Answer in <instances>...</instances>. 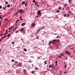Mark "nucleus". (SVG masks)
Instances as JSON below:
<instances>
[{
    "instance_id": "nucleus-38",
    "label": "nucleus",
    "mask_w": 75,
    "mask_h": 75,
    "mask_svg": "<svg viewBox=\"0 0 75 75\" xmlns=\"http://www.w3.org/2000/svg\"><path fill=\"white\" fill-rule=\"evenodd\" d=\"M14 59H13V60H12V62H14Z\"/></svg>"
},
{
    "instance_id": "nucleus-50",
    "label": "nucleus",
    "mask_w": 75,
    "mask_h": 75,
    "mask_svg": "<svg viewBox=\"0 0 75 75\" xmlns=\"http://www.w3.org/2000/svg\"><path fill=\"white\" fill-rule=\"evenodd\" d=\"M25 6H27V4H25Z\"/></svg>"
},
{
    "instance_id": "nucleus-35",
    "label": "nucleus",
    "mask_w": 75,
    "mask_h": 75,
    "mask_svg": "<svg viewBox=\"0 0 75 75\" xmlns=\"http://www.w3.org/2000/svg\"><path fill=\"white\" fill-rule=\"evenodd\" d=\"M12 44H14V42H13L12 43Z\"/></svg>"
},
{
    "instance_id": "nucleus-37",
    "label": "nucleus",
    "mask_w": 75,
    "mask_h": 75,
    "mask_svg": "<svg viewBox=\"0 0 75 75\" xmlns=\"http://www.w3.org/2000/svg\"><path fill=\"white\" fill-rule=\"evenodd\" d=\"M6 4H8V2H6Z\"/></svg>"
},
{
    "instance_id": "nucleus-28",
    "label": "nucleus",
    "mask_w": 75,
    "mask_h": 75,
    "mask_svg": "<svg viewBox=\"0 0 75 75\" xmlns=\"http://www.w3.org/2000/svg\"><path fill=\"white\" fill-rule=\"evenodd\" d=\"M58 57L59 58H61V56H59Z\"/></svg>"
},
{
    "instance_id": "nucleus-16",
    "label": "nucleus",
    "mask_w": 75,
    "mask_h": 75,
    "mask_svg": "<svg viewBox=\"0 0 75 75\" xmlns=\"http://www.w3.org/2000/svg\"><path fill=\"white\" fill-rule=\"evenodd\" d=\"M41 30V28L39 29L38 30V31H40V30Z\"/></svg>"
},
{
    "instance_id": "nucleus-56",
    "label": "nucleus",
    "mask_w": 75,
    "mask_h": 75,
    "mask_svg": "<svg viewBox=\"0 0 75 75\" xmlns=\"http://www.w3.org/2000/svg\"><path fill=\"white\" fill-rule=\"evenodd\" d=\"M17 21H20V20H17Z\"/></svg>"
},
{
    "instance_id": "nucleus-48",
    "label": "nucleus",
    "mask_w": 75,
    "mask_h": 75,
    "mask_svg": "<svg viewBox=\"0 0 75 75\" xmlns=\"http://www.w3.org/2000/svg\"><path fill=\"white\" fill-rule=\"evenodd\" d=\"M11 33H13V30L11 31Z\"/></svg>"
},
{
    "instance_id": "nucleus-63",
    "label": "nucleus",
    "mask_w": 75,
    "mask_h": 75,
    "mask_svg": "<svg viewBox=\"0 0 75 75\" xmlns=\"http://www.w3.org/2000/svg\"><path fill=\"white\" fill-rule=\"evenodd\" d=\"M1 41V39H0V41Z\"/></svg>"
},
{
    "instance_id": "nucleus-8",
    "label": "nucleus",
    "mask_w": 75,
    "mask_h": 75,
    "mask_svg": "<svg viewBox=\"0 0 75 75\" xmlns=\"http://www.w3.org/2000/svg\"><path fill=\"white\" fill-rule=\"evenodd\" d=\"M31 25L33 26V27H34V26H35V23H33L31 24Z\"/></svg>"
},
{
    "instance_id": "nucleus-25",
    "label": "nucleus",
    "mask_w": 75,
    "mask_h": 75,
    "mask_svg": "<svg viewBox=\"0 0 75 75\" xmlns=\"http://www.w3.org/2000/svg\"><path fill=\"white\" fill-rule=\"evenodd\" d=\"M13 29V28H10V27L9 28V30H12V29Z\"/></svg>"
},
{
    "instance_id": "nucleus-18",
    "label": "nucleus",
    "mask_w": 75,
    "mask_h": 75,
    "mask_svg": "<svg viewBox=\"0 0 75 75\" xmlns=\"http://www.w3.org/2000/svg\"><path fill=\"white\" fill-rule=\"evenodd\" d=\"M25 1H23V2L22 4H25Z\"/></svg>"
},
{
    "instance_id": "nucleus-29",
    "label": "nucleus",
    "mask_w": 75,
    "mask_h": 75,
    "mask_svg": "<svg viewBox=\"0 0 75 75\" xmlns=\"http://www.w3.org/2000/svg\"><path fill=\"white\" fill-rule=\"evenodd\" d=\"M15 63H16V64H17L18 63V62H17L16 61L15 62Z\"/></svg>"
},
{
    "instance_id": "nucleus-62",
    "label": "nucleus",
    "mask_w": 75,
    "mask_h": 75,
    "mask_svg": "<svg viewBox=\"0 0 75 75\" xmlns=\"http://www.w3.org/2000/svg\"><path fill=\"white\" fill-rule=\"evenodd\" d=\"M65 6H67V5L65 4Z\"/></svg>"
},
{
    "instance_id": "nucleus-60",
    "label": "nucleus",
    "mask_w": 75,
    "mask_h": 75,
    "mask_svg": "<svg viewBox=\"0 0 75 75\" xmlns=\"http://www.w3.org/2000/svg\"><path fill=\"white\" fill-rule=\"evenodd\" d=\"M6 38V37H4V36L3 37V38Z\"/></svg>"
},
{
    "instance_id": "nucleus-13",
    "label": "nucleus",
    "mask_w": 75,
    "mask_h": 75,
    "mask_svg": "<svg viewBox=\"0 0 75 75\" xmlns=\"http://www.w3.org/2000/svg\"><path fill=\"white\" fill-rule=\"evenodd\" d=\"M7 7H10V4L7 5Z\"/></svg>"
},
{
    "instance_id": "nucleus-19",
    "label": "nucleus",
    "mask_w": 75,
    "mask_h": 75,
    "mask_svg": "<svg viewBox=\"0 0 75 75\" xmlns=\"http://www.w3.org/2000/svg\"><path fill=\"white\" fill-rule=\"evenodd\" d=\"M52 44H55V43L54 42H52Z\"/></svg>"
},
{
    "instance_id": "nucleus-21",
    "label": "nucleus",
    "mask_w": 75,
    "mask_h": 75,
    "mask_svg": "<svg viewBox=\"0 0 75 75\" xmlns=\"http://www.w3.org/2000/svg\"><path fill=\"white\" fill-rule=\"evenodd\" d=\"M52 67V66L51 65H50L49 67V68H51Z\"/></svg>"
},
{
    "instance_id": "nucleus-4",
    "label": "nucleus",
    "mask_w": 75,
    "mask_h": 75,
    "mask_svg": "<svg viewBox=\"0 0 75 75\" xmlns=\"http://www.w3.org/2000/svg\"><path fill=\"white\" fill-rule=\"evenodd\" d=\"M26 24V23H22L21 24V25L22 26H24V25H25Z\"/></svg>"
},
{
    "instance_id": "nucleus-2",
    "label": "nucleus",
    "mask_w": 75,
    "mask_h": 75,
    "mask_svg": "<svg viewBox=\"0 0 75 75\" xmlns=\"http://www.w3.org/2000/svg\"><path fill=\"white\" fill-rule=\"evenodd\" d=\"M38 15H40V14H41V11L40 10V11H38Z\"/></svg>"
},
{
    "instance_id": "nucleus-51",
    "label": "nucleus",
    "mask_w": 75,
    "mask_h": 75,
    "mask_svg": "<svg viewBox=\"0 0 75 75\" xmlns=\"http://www.w3.org/2000/svg\"><path fill=\"white\" fill-rule=\"evenodd\" d=\"M3 10H4V7H3Z\"/></svg>"
},
{
    "instance_id": "nucleus-49",
    "label": "nucleus",
    "mask_w": 75,
    "mask_h": 75,
    "mask_svg": "<svg viewBox=\"0 0 75 75\" xmlns=\"http://www.w3.org/2000/svg\"><path fill=\"white\" fill-rule=\"evenodd\" d=\"M56 41H57V42H59V40H57Z\"/></svg>"
},
{
    "instance_id": "nucleus-41",
    "label": "nucleus",
    "mask_w": 75,
    "mask_h": 75,
    "mask_svg": "<svg viewBox=\"0 0 75 75\" xmlns=\"http://www.w3.org/2000/svg\"><path fill=\"white\" fill-rule=\"evenodd\" d=\"M20 20H21V21H23V19H20Z\"/></svg>"
},
{
    "instance_id": "nucleus-3",
    "label": "nucleus",
    "mask_w": 75,
    "mask_h": 75,
    "mask_svg": "<svg viewBox=\"0 0 75 75\" xmlns=\"http://www.w3.org/2000/svg\"><path fill=\"white\" fill-rule=\"evenodd\" d=\"M65 53L68 54V55H70V52H68V51H66Z\"/></svg>"
},
{
    "instance_id": "nucleus-40",
    "label": "nucleus",
    "mask_w": 75,
    "mask_h": 75,
    "mask_svg": "<svg viewBox=\"0 0 75 75\" xmlns=\"http://www.w3.org/2000/svg\"><path fill=\"white\" fill-rule=\"evenodd\" d=\"M16 33H18V30H17L16 31Z\"/></svg>"
},
{
    "instance_id": "nucleus-33",
    "label": "nucleus",
    "mask_w": 75,
    "mask_h": 75,
    "mask_svg": "<svg viewBox=\"0 0 75 75\" xmlns=\"http://www.w3.org/2000/svg\"><path fill=\"white\" fill-rule=\"evenodd\" d=\"M56 12L57 13H59V11H57Z\"/></svg>"
},
{
    "instance_id": "nucleus-53",
    "label": "nucleus",
    "mask_w": 75,
    "mask_h": 75,
    "mask_svg": "<svg viewBox=\"0 0 75 75\" xmlns=\"http://www.w3.org/2000/svg\"><path fill=\"white\" fill-rule=\"evenodd\" d=\"M2 19V17H0V19Z\"/></svg>"
},
{
    "instance_id": "nucleus-6",
    "label": "nucleus",
    "mask_w": 75,
    "mask_h": 75,
    "mask_svg": "<svg viewBox=\"0 0 75 75\" xmlns=\"http://www.w3.org/2000/svg\"><path fill=\"white\" fill-rule=\"evenodd\" d=\"M60 55L61 56H64V55H65V54L64 53H61L60 54Z\"/></svg>"
},
{
    "instance_id": "nucleus-7",
    "label": "nucleus",
    "mask_w": 75,
    "mask_h": 75,
    "mask_svg": "<svg viewBox=\"0 0 75 75\" xmlns=\"http://www.w3.org/2000/svg\"><path fill=\"white\" fill-rule=\"evenodd\" d=\"M21 32H23L24 31V28H22L21 29Z\"/></svg>"
},
{
    "instance_id": "nucleus-20",
    "label": "nucleus",
    "mask_w": 75,
    "mask_h": 75,
    "mask_svg": "<svg viewBox=\"0 0 75 75\" xmlns=\"http://www.w3.org/2000/svg\"><path fill=\"white\" fill-rule=\"evenodd\" d=\"M64 74H67V71H65L64 72Z\"/></svg>"
},
{
    "instance_id": "nucleus-52",
    "label": "nucleus",
    "mask_w": 75,
    "mask_h": 75,
    "mask_svg": "<svg viewBox=\"0 0 75 75\" xmlns=\"http://www.w3.org/2000/svg\"><path fill=\"white\" fill-rule=\"evenodd\" d=\"M19 13V11H17V14L18 13Z\"/></svg>"
},
{
    "instance_id": "nucleus-45",
    "label": "nucleus",
    "mask_w": 75,
    "mask_h": 75,
    "mask_svg": "<svg viewBox=\"0 0 75 75\" xmlns=\"http://www.w3.org/2000/svg\"><path fill=\"white\" fill-rule=\"evenodd\" d=\"M37 38H39V36H38L37 37Z\"/></svg>"
},
{
    "instance_id": "nucleus-26",
    "label": "nucleus",
    "mask_w": 75,
    "mask_h": 75,
    "mask_svg": "<svg viewBox=\"0 0 75 75\" xmlns=\"http://www.w3.org/2000/svg\"><path fill=\"white\" fill-rule=\"evenodd\" d=\"M35 0H34L33 1V3H35Z\"/></svg>"
},
{
    "instance_id": "nucleus-46",
    "label": "nucleus",
    "mask_w": 75,
    "mask_h": 75,
    "mask_svg": "<svg viewBox=\"0 0 75 75\" xmlns=\"http://www.w3.org/2000/svg\"><path fill=\"white\" fill-rule=\"evenodd\" d=\"M59 37V36H57L56 38H58Z\"/></svg>"
},
{
    "instance_id": "nucleus-27",
    "label": "nucleus",
    "mask_w": 75,
    "mask_h": 75,
    "mask_svg": "<svg viewBox=\"0 0 75 75\" xmlns=\"http://www.w3.org/2000/svg\"><path fill=\"white\" fill-rule=\"evenodd\" d=\"M35 69H36V70H38V68H35Z\"/></svg>"
},
{
    "instance_id": "nucleus-1",
    "label": "nucleus",
    "mask_w": 75,
    "mask_h": 75,
    "mask_svg": "<svg viewBox=\"0 0 75 75\" xmlns=\"http://www.w3.org/2000/svg\"><path fill=\"white\" fill-rule=\"evenodd\" d=\"M19 12L20 13H23L24 12V11L23 9H20Z\"/></svg>"
},
{
    "instance_id": "nucleus-39",
    "label": "nucleus",
    "mask_w": 75,
    "mask_h": 75,
    "mask_svg": "<svg viewBox=\"0 0 75 75\" xmlns=\"http://www.w3.org/2000/svg\"><path fill=\"white\" fill-rule=\"evenodd\" d=\"M69 3H71V0H69Z\"/></svg>"
},
{
    "instance_id": "nucleus-58",
    "label": "nucleus",
    "mask_w": 75,
    "mask_h": 75,
    "mask_svg": "<svg viewBox=\"0 0 75 75\" xmlns=\"http://www.w3.org/2000/svg\"><path fill=\"white\" fill-rule=\"evenodd\" d=\"M17 21H16V23H17Z\"/></svg>"
},
{
    "instance_id": "nucleus-22",
    "label": "nucleus",
    "mask_w": 75,
    "mask_h": 75,
    "mask_svg": "<svg viewBox=\"0 0 75 75\" xmlns=\"http://www.w3.org/2000/svg\"><path fill=\"white\" fill-rule=\"evenodd\" d=\"M44 63H45V64H47V62H46V61H45L44 62Z\"/></svg>"
},
{
    "instance_id": "nucleus-5",
    "label": "nucleus",
    "mask_w": 75,
    "mask_h": 75,
    "mask_svg": "<svg viewBox=\"0 0 75 75\" xmlns=\"http://www.w3.org/2000/svg\"><path fill=\"white\" fill-rule=\"evenodd\" d=\"M18 66L20 67H21L22 66V64L21 63H20L18 64Z\"/></svg>"
},
{
    "instance_id": "nucleus-14",
    "label": "nucleus",
    "mask_w": 75,
    "mask_h": 75,
    "mask_svg": "<svg viewBox=\"0 0 75 75\" xmlns=\"http://www.w3.org/2000/svg\"><path fill=\"white\" fill-rule=\"evenodd\" d=\"M10 33L7 36V37H9L10 36Z\"/></svg>"
},
{
    "instance_id": "nucleus-34",
    "label": "nucleus",
    "mask_w": 75,
    "mask_h": 75,
    "mask_svg": "<svg viewBox=\"0 0 75 75\" xmlns=\"http://www.w3.org/2000/svg\"><path fill=\"white\" fill-rule=\"evenodd\" d=\"M59 9H61V7H59L58 8Z\"/></svg>"
},
{
    "instance_id": "nucleus-32",
    "label": "nucleus",
    "mask_w": 75,
    "mask_h": 75,
    "mask_svg": "<svg viewBox=\"0 0 75 75\" xmlns=\"http://www.w3.org/2000/svg\"><path fill=\"white\" fill-rule=\"evenodd\" d=\"M56 64H57V63H58V62L57 60L56 61Z\"/></svg>"
},
{
    "instance_id": "nucleus-30",
    "label": "nucleus",
    "mask_w": 75,
    "mask_h": 75,
    "mask_svg": "<svg viewBox=\"0 0 75 75\" xmlns=\"http://www.w3.org/2000/svg\"><path fill=\"white\" fill-rule=\"evenodd\" d=\"M31 73L32 74H34V72L33 71H32L31 72Z\"/></svg>"
},
{
    "instance_id": "nucleus-59",
    "label": "nucleus",
    "mask_w": 75,
    "mask_h": 75,
    "mask_svg": "<svg viewBox=\"0 0 75 75\" xmlns=\"http://www.w3.org/2000/svg\"><path fill=\"white\" fill-rule=\"evenodd\" d=\"M69 14H68L67 16H69Z\"/></svg>"
},
{
    "instance_id": "nucleus-36",
    "label": "nucleus",
    "mask_w": 75,
    "mask_h": 75,
    "mask_svg": "<svg viewBox=\"0 0 75 75\" xmlns=\"http://www.w3.org/2000/svg\"><path fill=\"white\" fill-rule=\"evenodd\" d=\"M1 21H0V25H1Z\"/></svg>"
},
{
    "instance_id": "nucleus-23",
    "label": "nucleus",
    "mask_w": 75,
    "mask_h": 75,
    "mask_svg": "<svg viewBox=\"0 0 75 75\" xmlns=\"http://www.w3.org/2000/svg\"><path fill=\"white\" fill-rule=\"evenodd\" d=\"M35 5H37V4H38V2H35Z\"/></svg>"
},
{
    "instance_id": "nucleus-12",
    "label": "nucleus",
    "mask_w": 75,
    "mask_h": 75,
    "mask_svg": "<svg viewBox=\"0 0 75 75\" xmlns=\"http://www.w3.org/2000/svg\"><path fill=\"white\" fill-rule=\"evenodd\" d=\"M52 67L53 69V70L55 69V68L54 67V65H53V66H52Z\"/></svg>"
},
{
    "instance_id": "nucleus-11",
    "label": "nucleus",
    "mask_w": 75,
    "mask_h": 75,
    "mask_svg": "<svg viewBox=\"0 0 75 75\" xmlns=\"http://www.w3.org/2000/svg\"><path fill=\"white\" fill-rule=\"evenodd\" d=\"M6 33H4V34H8V31H7V30H6Z\"/></svg>"
},
{
    "instance_id": "nucleus-24",
    "label": "nucleus",
    "mask_w": 75,
    "mask_h": 75,
    "mask_svg": "<svg viewBox=\"0 0 75 75\" xmlns=\"http://www.w3.org/2000/svg\"><path fill=\"white\" fill-rule=\"evenodd\" d=\"M4 34L5 35V36H4L5 37H6V36H7V35H6V33H4Z\"/></svg>"
},
{
    "instance_id": "nucleus-47",
    "label": "nucleus",
    "mask_w": 75,
    "mask_h": 75,
    "mask_svg": "<svg viewBox=\"0 0 75 75\" xmlns=\"http://www.w3.org/2000/svg\"><path fill=\"white\" fill-rule=\"evenodd\" d=\"M62 72V71H60V74H61V73Z\"/></svg>"
},
{
    "instance_id": "nucleus-17",
    "label": "nucleus",
    "mask_w": 75,
    "mask_h": 75,
    "mask_svg": "<svg viewBox=\"0 0 75 75\" xmlns=\"http://www.w3.org/2000/svg\"><path fill=\"white\" fill-rule=\"evenodd\" d=\"M64 68H67V65L66 64H65L64 65Z\"/></svg>"
},
{
    "instance_id": "nucleus-15",
    "label": "nucleus",
    "mask_w": 75,
    "mask_h": 75,
    "mask_svg": "<svg viewBox=\"0 0 75 75\" xmlns=\"http://www.w3.org/2000/svg\"><path fill=\"white\" fill-rule=\"evenodd\" d=\"M23 50H24V51H25V52H27V49H24Z\"/></svg>"
},
{
    "instance_id": "nucleus-31",
    "label": "nucleus",
    "mask_w": 75,
    "mask_h": 75,
    "mask_svg": "<svg viewBox=\"0 0 75 75\" xmlns=\"http://www.w3.org/2000/svg\"><path fill=\"white\" fill-rule=\"evenodd\" d=\"M0 8H2V7H1V6H0Z\"/></svg>"
},
{
    "instance_id": "nucleus-43",
    "label": "nucleus",
    "mask_w": 75,
    "mask_h": 75,
    "mask_svg": "<svg viewBox=\"0 0 75 75\" xmlns=\"http://www.w3.org/2000/svg\"><path fill=\"white\" fill-rule=\"evenodd\" d=\"M18 26H17L16 27H15V28H16L17 29V28H18Z\"/></svg>"
},
{
    "instance_id": "nucleus-44",
    "label": "nucleus",
    "mask_w": 75,
    "mask_h": 75,
    "mask_svg": "<svg viewBox=\"0 0 75 75\" xmlns=\"http://www.w3.org/2000/svg\"><path fill=\"white\" fill-rule=\"evenodd\" d=\"M66 16V14H64V17H65V16Z\"/></svg>"
},
{
    "instance_id": "nucleus-57",
    "label": "nucleus",
    "mask_w": 75,
    "mask_h": 75,
    "mask_svg": "<svg viewBox=\"0 0 75 75\" xmlns=\"http://www.w3.org/2000/svg\"><path fill=\"white\" fill-rule=\"evenodd\" d=\"M5 7H7V6L6 5H5Z\"/></svg>"
},
{
    "instance_id": "nucleus-61",
    "label": "nucleus",
    "mask_w": 75,
    "mask_h": 75,
    "mask_svg": "<svg viewBox=\"0 0 75 75\" xmlns=\"http://www.w3.org/2000/svg\"><path fill=\"white\" fill-rule=\"evenodd\" d=\"M13 10V8H12L11 9V10Z\"/></svg>"
},
{
    "instance_id": "nucleus-55",
    "label": "nucleus",
    "mask_w": 75,
    "mask_h": 75,
    "mask_svg": "<svg viewBox=\"0 0 75 75\" xmlns=\"http://www.w3.org/2000/svg\"><path fill=\"white\" fill-rule=\"evenodd\" d=\"M21 17H22L21 16V17H20V19H21Z\"/></svg>"
},
{
    "instance_id": "nucleus-54",
    "label": "nucleus",
    "mask_w": 75,
    "mask_h": 75,
    "mask_svg": "<svg viewBox=\"0 0 75 75\" xmlns=\"http://www.w3.org/2000/svg\"><path fill=\"white\" fill-rule=\"evenodd\" d=\"M38 6H39V5H37L36 6L37 7H38Z\"/></svg>"
},
{
    "instance_id": "nucleus-42",
    "label": "nucleus",
    "mask_w": 75,
    "mask_h": 75,
    "mask_svg": "<svg viewBox=\"0 0 75 75\" xmlns=\"http://www.w3.org/2000/svg\"><path fill=\"white\" fill-rule=\"evenodd\" d=\"M14 30H16V28H15Z\"/></svg>"
},
{
    "instance_id": "nucleus-10",
    "label": "nucleus",
    "mask_w": 75,
    "mask_h": 75,
    "mask_svg": "<svg viewBox=\"0 0 75 75\" xmlns=\"http://www.w3.org/2000/svg\"><path fill=\"white\" fill-rule=\"evenodd\" d=\"M51 42H51V40H50V42H48L49 45H50V44H51Z\"/></svg>"
},
{
    "instance_id": "nucleus-9",
    "label": "nucleus",
    "mask_w": 75,
    "mask_h": 75,
    "mask_svg": "<svg viewBox=\"0 0 75 75\" xmlns=\"http://www.w3.org/2000/svg\"><path fill=\"white\" fill-rule=\"evenodd\" d=\"M57 39H54V40H53L52 42H55V41H57Z\"/></svg>"
},
{
    "instance_id": "nucleus-64",
    "label": "nucleus",
    "mask_w": 75,
    "mask_h": 75,
    "mask_svg": "<svg viewBox=\"0 0 75 75\" xmlns=\"http://www.w3.org/2000/svg\"><path fill=\"white\" fill-rule=\"evenodd\" d=\"M47 71H49V69H47Z\"/></svg>"
}]
</instances>
